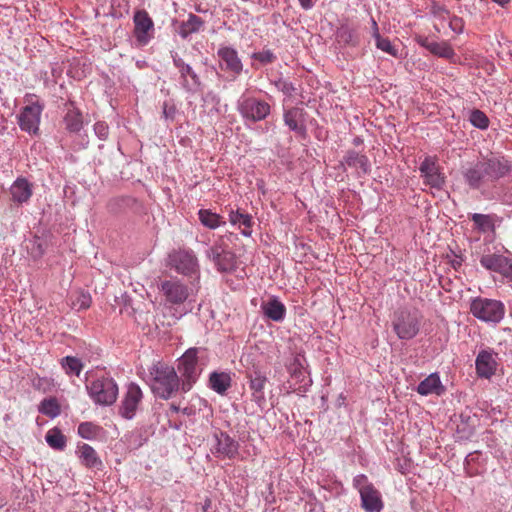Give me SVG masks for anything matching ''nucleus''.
I'll use <instances>...</instances> for the list:
<instances>
[{
	"instance_id": "7",
	"label": "nucleus",
	"mask_w": 512,
	"mask_h": 512,
	"mask_svg": "<svg viewBox=\"0 0 512 512\" xmlns=\"http://www.w3.org/2000/svg\"><path fill=\"white\" fill-rule=\"evenodd\" d=\"M233 234L220 236L213 245L206 250L207 257L213 261L217 269L221 272L231 271L236 265V256L227 244Z\"/></svg>"
},
{
	"instance_id": "2",
	"label": "nucleus",
	"mask_w": 512,
	"mask_h": 512,
	"mask_svg": "<svg viewBox=\"0 0 512 512\" xmlns=\"http://www.w3.org/2000/svg\"><path fill=\"white\" fill-rule=\"evenodd\" d=\"M152 392L159 398L169 399L179 389V377L175 369L163 362H156L149 368Z\"/></svg>"
},
{
	"instance_id": "20",
	"label": "nucleus",
	"mask_w": 512,
	"mask_h": 512,
	"mask_svg": "<svg viewBox=\"0 0 512 512\" xmlns=\"http://www.w3.org/2000/svg\"><path fill=\"white\" fill-rule=\"evenodd\" d=\"M361 505L366 512H380L383 502L380 492L374 486H366L361 489Z\"/></svg>"
},
{
	"instance_id": "51",
	"label": "nucleus",
	"mask_w": 512,
	"mask_h": 512,
	"mask_svg": "<svg viewBox=\"0 0 512 512\" xmlns=\"http://www.w3.org/2000/svg\"><path fill=\"white\" fill-rule=\"evenodd\" d=\"M493 2L499 4L500 6H505L507 3H509V0H492Z\"/></svg>"
},
{
	"instance_id": "26",
	"label": "nucleus",
	"mask_w": 512,
	"mask_h": 512,
	"mask_svg": "<svg viewBox=\"0 0 512 512\" xmlns=\"http://www.w3.org/2000/svg\"><path fill=\"white\" fill-rule=\"evenodd\" d=\"M76 454L86 468L99 469L102 466V461L95 449L86 443L78 445Z\"/></svg>"
},
{
	"instance_id": "19",
	"label": "nucleus",
	"mask_w": 512,
	"mask_h": 512,
	"mask_svg": "<svg viewBox=\"0 0 512 512\" xmlns=\"http://www.w3.org/2000/svg\"><path fill=\"white\" fill-rule=\"evenodd\" d=\"M216 444L211 450L217 457L234 458L238 453L239 444L225 432L215 434Z\"/></svg>"
},
{
	"instance_id": "38",
	"label": "nucleus",
	"mask_w": 512,
	"mask_h": 512,
	"mask_svg": "<svg viewBox=\"0 0 512 512\" xmlns=\"http://www.w3.org/2000/svg\"><path fill=\"white\" fill-rule=\"evenodd\" d=\"M39 412L50 417L55 418L60 414V406L56 398H45L41 401Z\"/></svg>"
},
{
	"instance_id": "17",
	"label": "nucleus",
	"mask_w": 512,
	"mask_h": 512,
	"mask_svg": "<svg viewBox=\"0 0 512 512\" xmlns=\"http://www.w3.org/2000/svg\"><path fill=\"white\" fill-rule=\"evenodd\" d=\"M497 353L493 350H481L475 360L476 373L480 378L490 379L497 371Z\"/></svg>"
},
{
	"instance_id": "27",
	"label": "nucleus",
	"mask_w": 512,
	"mask_h": 512,
	"mask_svg": "<svg viewBox=\"0 0 512 512\" xmlns=\"http://www.w3.org/2000/svg\"><path fill=\"white\" fill-rule=\"evenodd\" d=\"M421 46L425 47L430 53L445 59H451L455 56V52L451 45L446 41L437 42L428 38L419 41Z\"/></svg>"
},
{
	"instance_id": "37",
	"label": "nucleus",
	"mask_w": 512,
	"mask_h": 512,
	"mask_svg": "<svg viewBox=\"0 0 512 512\" xmlns=\"http://www.w3.org/2000/svg\"><path fill=\"white\" fill-rule=\"evenodd\" d=\"M45 439L48 445L53 449L63 450L66 446L65 436L56 428L49 430Z\"/></svg>"
},
{
	"instance_id": "48",
	"label": "nucleus",
	"mask_w": 512,
	"mask_h": 512,
	"mask_svg": "<svg viewBox=\"0 0 512 512\" xmlns=\"http://www.w3.org/2000/svg\"><path fill=\"white\" fill-rule=\"evenodd\" d=\"M277 88L287 96H292L295 91V87L292 83L286 81H279L276 84Z\"/></svg>"
},
{
	"instance_id": "10",
	"label": "nucleus",
	"mask_w": 512,
	"mask_h": 512,
	"mask_svg": "<svg viewBox=\"0 0 512 512\" xmlns=\"http://www.w3.org/2000/svg\"><path fill=\"white\" fill-rule=\"evenodd\" d=\"M198 349H188L178 360V371L182 377L181 389L183 392L189 391L197 381L200 374L198 370Z\"/></svg>"
},
{
	"instance_id": "30",
	"label": "nucleus",
	"mask_w": 512,
	"mask_h": 512,
	"mask_svg": "<svg viewBox=\"0 0 512 512\" xmlns=\"http://www.w3.org/2000/svg\"><path fill=\"white\" fill-rule=\"evenodd\" d=\"M347 166L354 168L356 170H360L362 173L366 174L369 171L370 164L367 156L360 154L354 150L347 151L344 156V161Z\"/></svg>"
},
{
	"instance_id": "18",
	"label": "nucleus",
	"mask_w": 512,
	"mask_h": 512,
	"mask_svg": "<svg viewBox=\"0 0 512 512\" xmlns=\"http://www.w3.org/2000/svg\"><path fill=\"white\" fill-rule=\"evenodd\" d=\"M217 56L222 70L231 73L233 76H238L242 72L243 65L235 49L228 46L220 47Z\"/></svg>"
},
{
	"instance_id": "8",
	"label": "nucleus",
	"mask_w": 512,
	"mask_h": 512,
	"mask_svg": "<svg viewBox=\"0 0 512 512\" xmlns=\"http://www.w3.org/2000/svg\"><path fill=\"white\" fill-rule=\"evenodd\" d=\"M237 109L242 118L247 122H260L271 113V105L257 97L243 95L237 103Z\"/></svg>"
},
{
	"instance_id": "22",
	"label": "nucleus",
	"mask_w": 512,
	"mask_h": 512,
	"mask_svg": "<svg viewBox=\"0 0 512 512\" xmlns=\"http://www.w3.org/2000/svg\"><path fill=\"white\" fill-rule=\"evenodd\" d=\"M249 388L252 391V400L257 404L265 401L264 388L267 381L266 376L259 370L248 372Z\"/></svg>"
},
{
	"instance_id": "33",
	"label": "nucleus",
	"mask_w": 512,
	"mask_h": 512,
	"mask_svg": "<svg viewBox=\"0 0 512 512\" xmlns=\"http://www.w3.org/2000/svg\"><path fill=\"white\" fill-rule=\"evenodd\" d=\"M198 217L201 224L209 229H216L225 224L222 216L212 212L209 209H200L198 212Z\"/></svg>"
},
{
	"instance_id": "5",
	"label": "nucleus",
	"mask_w": 512,
	"mask_h": 512,
	"mask_svg": "<svg viewBox=\"0 0 512 512\" xmlns=\"http://www.w3.org/2000/svg\"><path fill=\"white\" fill-rule=\"evenodd\" d=\"M471 314L486 323H499L505 315L504 304L495 299L476 297L470 303Z\"/></svg>"
},
{
	"instance_id": "4",
	"label": "nucleus",
	"mask_w": 512,
	"mask_h": 512,
	"mask_svg": "<svg viewBox=\"0 0 512 512\" xmlns=\"http://www.w3.org/2000/svg\"><path fill=\"white\" fill-rule=\"evenodd\" d=\"M422 316L416 309L400 308L394 312L392 326L401 340H410L420 331Z\"/></svg>"
},
{
	"instance_id": "32",
	"label": "nucleus",
	"mask_w": 512,
	"mask_h": 512,
	"mask_svg": "<svg viewBox=\"0 0 512 512\" xmlns=\"http://www.w3.org/2000/svg\"><path fill=\"white\" fill-rule=\"evenodd\" d=\"M209 383L215 392L224 394L231 386V377L225 372H213L210 374Z\"/></svg>"
},
{
	"instance_id": "39",
	"label": "nucleus",
	"mask_w": 512,
	"mask_h": 512,
	"mask_svg": "<svg viewBox=\"0 0 512 512\" xmlns=\"http://www.w3.org/2000/svg\"><path fill=\"white\" fill-rule=\"evenodd\" d=\"M372 23L374 27V36L376 39L377 48L392 56H396V49L391 44L390 40L380 36V34L378 33V26L375 20H372Z\"/></svg>"
},
{
	"instance_id": "24",
	"label": "nucleus",
	"mask_w": 512,
	"mask_h": 512,
	"mask_svg": "<svg viewBox=\"0 0 512 512\" xmlns=\"http://www.w3.org/2000/svg\"><path fill=\"white\" fill-rule=\"evenodd\" d=\"M417 392L423 396L430 394L440 396L445 392V387L443 386L438 373H432L418 384Z\"/></svg>"
},
{
	"instance_id": "43",
	"label": "nucleus",
	"mask_w": 512,
	"mask_h": 512,
	"mask_svg": "<svg viewBox=\"0 0 512 512\" xmlns=\"http://www.w3.org/2000/svg\"><path fill=\"white\" fill-rule=\"evenodd\" d=\"M91 296L89 293L80 291L75 295V298L72 300L73 308L77 310L87 309L91 305Z\"/></svg>"
},
{
	"instance_id": "6",
	"label": "nucleus",
	"mask_w": 512,
	"mask_h": 512,
	"mask_svg": "<svg viewBox=\"0 0 512 512\" xmlns=\"http://www.w3.org/2000/svg\"><path fill=\"white\" fill-rule=\"evenodd\" d=\"M25 103L26 105L17 117L19 127L29 134H36L39 130L44 104L40 103L38 97L34 94L26 95Z\"/></svg>"
},
{
	"instance_id": "15",
	"label": "nucleus",
	"mask_w": 512,
	"mask_h": 512,
	"mask_svg": "<svg viewBox=\"0 0 512 512\" xmlns=\"http://www.w3.org/2000/svg\"><path fill=\"white\" fill-rule=\"evenodd\" d=\"M134 36L139 45L144 46L149 43L154 33V22L146 10H138L134 17Z\"/></svg>"
},
{
	"instance_id": "34",
	"label": "nucleus",
	"mask_w": 512,
	"mask_h": 512,
	"mask_svg": "<svg viewBox=\"0 0 512 512\" xmlns=\"http://www.w3.org/2000/svg\"><path fill=\"white\" fill-rule=\"evenodd\" d=\"M336 39L340 44L356 46L359 42L356 31L348 25H342L337 33Z\"/></svg>"
},
{
	"instance_id": "36",
	"label": "nucleus",
	"mask_w": 512,
	"mask_h": 512,
	"mask_svg": "<svg viewBox=\"0 0 512 512\" xmlns=\"http://www.w3.org/2000/svg\"><path fill=\"white\" fill-rule=\"evenodd\" d=\"M475 227L481 232L494 231L493 218L490 215L474 213L471 215Z\"/></svg>"
},
{
	"instance_id": "1",
	"label": "nucleus",
	"mask_w": 512,
	"mask_h": 512,
	"mask_svg": "<svg viewBox=\"0 0 512 512\" xmlns=\"http://www.w3.org/2000/svg\"><path fill=\"white\" fill-rule=\"evenodd\" d=\"M512 171V162L499 153L482 156L477 162L470 164L462 171L465 183L474 190H482L493 185Z\"/></svg>"
},
{
	"instance_id": "44",
	"label": "nucleus",
	"mask_w": 512,
	"mask_h": 512,
	"mask_svg": "<svg viewBox=\"0 0 512 512\" xmlns=\"http://www.w3.org/2000/svg\"><path fill=\"white\" fill-rule=\"evenodd\" d=\"M419 170L421 172V175L424 177L430 173H434L435 171L439 170V166L437 165L435 159L427 157L421 163Z\"/></svg>"
},
{
	"instance_id": "41",
	"label": "nucleus",
	"mask_w": 512,
	"mask_h": 512,
	"mask_svg": "<svg viewBox=\"0 0 512 512\" xmlns=\"http://www.w3.org/2000/svg\"><path fill=\"white\" fill-rule=\"evenodd\" d=\"M424 183L431 188L442 189L445 184V176L440 172V169L434 173L424 176Z\"/></svg>"
},
{
	"instance_id": "50",
	"label": "nucleus",
	"mask_w": 512,
	"mask_h": 512,
	"mask_svg": "<svg viewBox=\"0 0 512 512\" xmlns=\"http://www.w3.org/2000/svg\"><path fill=\"white\" fill-rule=\"evenodd\" d=\"M315 2L316 0H299L301 7L305 10L311 9L314 6Z\"/></svg>"
},
{
	"instance_id": "52",
	"label": "nucleus",
	"mask_w": 512,
	"mask_h": 512,
	"mask_svg": "<svg viewBox=\"0 0 512 512\" xmlns=\"http://www.w3.org/2000/svg\"><path fill=\"white\" fill-rule=\"evenodd\" d=\"M171 409L174 411V412H178L179 408L175 405H171Z\"/></svg>"
},
{
	"instance_id": "14",
	"label": "nucleus",
	"mask_w": 512,
	"mask_h": 512,
	"mask_svg": "<svg viewBox=\"0 0 512 512\" xmlns=\"http://www.w3.org/2000/svg\"><path fill=\"white\" fill-rule=\"evenodd\" d=\"M174 66L180 74V84L184 90L190 93H196L201 90L202 83L195 70L186 63L177 53L172 54Z\"/></svg>"
},
{
	"instance_id": "23",
	"label": "nucleus",
	"mask_w": 512,
	"mask_h": 512,
	"mask_svg": "<svg viewBox=\"0 0 512 512\" xmlns=\"http://www.w3.org/2000/svg\"><path fill=\"white\" fill-rule=\"evenodd\" d=\"M13 202L23 204L29 201L32 196V184L23 177L17 178L10 188Z\"/></svg>"
},
{
	"instance_id": "31",
	"label": "nucleus",
	"mask_w": 512,
	"mask_h": 512,
	"mask_svg": "<svg viewBox=\"0 0 512 512\" xmlns=\"http://www.w3.org/2000/svg\"><path fill=\"white\" fill-rule=\"evenodd\" d=\"M63 121L66 130L72 133L79 132L83 127L82 113L73 104H70Z\"/></svg>"
},
{
	"instance_id": "29",
	"label": "nucleus",
	"mask_w": 512,
	"mask_h": 512,
	"mask_svg": "<svg viewBox=\"0 0 512 512\" xmlns=\"http://www.w3.org/2000/svg\"><path fill=\"white\" fill-rule=\"evenodd\" d=\"M203 25L204 21L201 17L190 13L188 19L180 23L177 32L183 39H186L189 35L199 32Z\"/></svg>"
},
{
	"instance_id": "21",
	"label": "nucleus",
	"mask_w": 512,
	"mask_h": 512,
	"mask_svg": "<svg viewBox=\"0 0 512 512\" xmlns=\"http://www.w3.org/2000/svg\"><path fill=\"white\" fill-rule=\"evenodd\" d=\"M304 115L305 112L302 108L292 107L284 111L283 118L290 130L303 135L306 132Z\"/></svg>"
},
{
	"instance_id": "3",
	"label": "nucleus",
	"mask_w": 512,
	"mask_h": 512,
	"mask_svg": "<svg viewBox=\"0 0 512 512\" xmlns=\"http://www.w3.org/2000/svg\"><path fill=\"white\" fill-rule=\"evenodd\" d=\"M86 389L94 403L102 406L112 405L118 396V385L112 377L105 374L87 378Z\"/></svg>"
},
{
	"instance_id": "46",
	"label": "nucleus",
	"mask_w": 512,
	"mask_h": 512,
	"mask_svg": "<svg viewBox=\"0 0 512 512\" xmlns=\"http://www.w3.org/2000/svg\"><path fill=\"white\" fill-rule=\"evenodd\" d=\"M253 58L262 64H269L275 60V55L270 50H264L253 54Z\"/></svg>"
},
{
	"instance_id": "45",
	"label": "nucleus",
	"mask_w": 512,
	"mask_h": 512,
	"mask_svg": "<svg viewBox=\"0 0 512 512\" xmlns=\"http://www.w3.org/2000/svg\"><path fill=\"white\" fill-rule=\"evenodd\" d=\"M94 132L100 140H106L109 136V127L103 121H98L94 124Z\"/></svg>"
},
{
	"instance_id": "12",
	"label": "nucleus",
	"mask_w": 512,
	"mask_h": 512,
	"mask_svg": "<svg viewBox=\"0 0 512 512\" xmlns=\"http://www.w3.org/2000/svg\"><path fill=\"white\" fill-rule=\"evenodd\" d=\"M306 359L303 355L297 354L287 366L291 380L290 388L296 393H305L312 384L309 373L306 369Z\"/></svg>"
},
{
	"instance_id": "28",
	"label": "nucleus",
	"mask_w": 512,
	"mask_h": 512,
	"mask_svg": "<svg viewBox=\"0 0 512 512\" xmlns=\"http://www.w3.org/2000/svg\"><path fill=\"white\" fill-rule=\"evenodd\" d=\"M229 221L232 225H238L241 229V233L249 237L252 234V217L248 213L241 212L240 210H231L229 213Z\"/></svg>"
},
{
	"instance_id": "40",
	"label": "nucleus",
	"mask_w": 512,
	"mask_h": 512,
	"mask_svg": "<svg viewBox=\"0 0 512 512\" xmlns=\"http://www.w3.org/2000/svg\"><path fill=\"white\" fill-rule=\"evenodd\" d=\"M100 428L92 422H82L78 426V434L84 439H93L99 433Z\"/></svg>"
},
{
	"instance_id": "13",
	"label": "nucleus",
	"mask_w": 512,
	"mask_h": 512,
	"mask_svg": "<svg viewBox=\"0 0 512 512\" xmlns=\"http://www.w3.org/2000/svg\"><path fill=\"white\" fill-rule=\"evenodd\" d=\"M142 400L143 392L140 386L134 382L129 383L118 408L119 415L126 420L133 419L142 404Z\"/></svg>"
},
{
	"instance_id": "35",
	"label": "nucleus",
	"mask_w": 512,
	"mask_h": 512,
	"mask_svg": "<svg viewBox=\"0 0 512 512\" xmlns=\"http://www.w3.org/2000/svg\"><path fill=\"white\" fill-rule=\"evenodd\" d=\"M61 367L66 374L79 376L83 369V364L77 357L66 356L61 360Z\"/></svg>"
},
{
	"instance_id": "25",
	"label": "nucleus",
	"mask_w": 512,
	"mask_h": 512,
	"mask_svg": "<svg viewBox=\"0 0 512 512\" xmlns=\"http://www.w3.org/2000/svg\"><path fill=\"white\" fill-rule=\"evenodd\" d=\"M261 308L263 314L272 321L282 322L285 318L286 307L277 297H271L263 302Z\"/></svg>"
},
{
	"instance_id": "47",
	"label": "nucleus",
	"mask_w": 512,
	"mask_h": 512,
	"mask_svg": "<svg viewBox=\"0 0 512 512\" xmlns=\"http://www.w3.org/2000/svg\"><path fill=\"white\" fill-rule=\"evenodd\" d=\"M353 486L358 489L359 493H361V489L366 487V486H373L371 483L368 482V479L365 475L363 474H360V475H357L354 479H353Z\"/></svg>"
},
{
	"instance_id": "16",
	"label": "nucleus",
	"mask_w": 512,
	"mask_h": 512,
	"mask_svg": "<svg viewBox=\"0 0 512 512\" xmlns=\"http://www.w3.org/2000/svg\"><path fill=\"white\" fill-rule=\"evenodd\" d=\"M480 264L485 269L512 280V258L497 253L484 254L480 258Z\"/></svg>"
},
{
	"instance_id": "49",
	"label": "nucleus",
	"mask_w": 512,
	"mask_h": 512,
	"mask_svg": "<svg viewBox=\"0 0 512 512\" xmlns=\"http://www.w3.org/2000/svg\"><path fill=\"white\" fill-rule=\"evenodd\" d=\"M449 26L454 32L461 33L463 30V21L459 17H453L449 21Z\"/></svg>"
},
{
	"instance_id": "11",
	"label": "nucleus",
	"mask_w": 512,
	"mask_h": 512,
	"mask_svg": "<svg viewBox=\"0 0 512 512\" xmlns=\"http://www.w3.org/2000/svg\"><path fill=\"white\" fill-rule=\"evenodd\" d=\"M159 290L165 303L173 306L183 304L191 293V289L176 277L161 281Z\"/></svg>"
},
{
	"instance_id": "42",
	"label": "nucleus",
	"mask_w": 512,
	"mask_h": 512,
	"mask_svg": "<svg viewBox=\"0 0 512 512\" xmlns=\"http://www.w3.org/2000/svg\"><path fill=\"white\" fill-rule=\"evenodd\" d=\"M470 122L479 129H486L489 126V119L484 112L475 109L470 114Z\"/></svg>"
},
{
	"instance_id": "9",
	"label": "nucleus",
	"mask_w": 512,
	"mask_h": 512,
	"mask_svg": "<svg viewBox=\"0 0 512 512\" xmlns=\"http://www.w3.org/2000/svg\"><path fill=\"white\" fill-rule=\"evenodd\" d=\"M168 259L171 268L175 269L179 274L199 279L200 269L198 259L192 250H174L169 254Z\"/></svg>"
}]
</instances>
